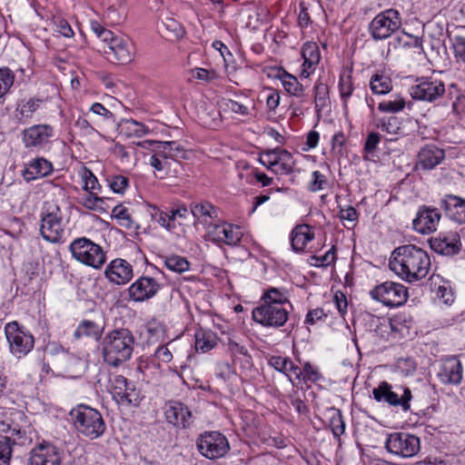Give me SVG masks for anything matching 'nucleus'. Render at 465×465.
<instances>
[{"label":"nucleus","instance_id":"obj_1","mask_svg":"<svg viewBox=\"0 0 465 465\" xmlns=\"http://www.w3.org/2000/svg\"><path fill=\"white\" fill-rule=\"evenodd\" d=\"M430 258L426 251L414 245L397 247L391 253L389 266L401 280L415 282L425 278L430 269Z\"/></svg>","mask_w":465,"mask_h":465},{"label":"nucleus","instance_id":"obj_2","mask_svg":"<svg viewBox=\"0 0 465 465\" xmlns=\"http://www.w3.org/2000/svg\"><path fill=\"white\" fill-rule=\"evenodd\" d=\"M135 338L127 328L114 329L103 339V357L106 363L118 367L127 361L134 351Z\"/></svg>","mask_w":465,"mask_h":465},{"label":"nucleus","instance_id":"obj_3","mask_svg":"<svg viewBox=\"0 0 465 465\" xmlns=\"http://www.w3.org/2000/svg\"><path fill=\"white\" fill-rule=\"evenodd\" d=\"M73 424L78 433L95 440L105 431V421L99 411L90 406L80 404L70 411Z\"/></svg>","mask_w":465,"mask_h":465},{"label":"nucleus","instance_id":"obj_4","mask_svg":"<svg viewBox=\"0 0 465 465\" xmlns=\"http://www.w3.org/2000/svg\"><path fill=\"white\" fill-rule=\"evenodd\" d=\"M69 251L76 261L94 269H100L106 262L103 247L86 237L74 239L69 245Z\"/></svg>","mask_w":465,"mask_h":465},{"label":"nucleus","instance_id":"obj_5","mask_svg":"<svg viewBox=\"0 0 465 465\" xmlns=\"http://www.w3.org/2000/svg\"><path fill=\"white\" fill-rule=\"evenodd\" d=\"M41 236L51 243H62L64 232L63 214L59 206H50L41 214Z\"/></svg>","mask_w":465,"mask_h":465},{"label":"nucleus","instance_id":"obj_6","mask_svg":"<svg viewBox=\"0 0 465 465\" xmlns=\"http://www.w3.org/2000/svg\"><path fill=\"white\" fill-rule=\"evenodd\" d=\"M196 447L198 451L209 460L222 458L230 450L227 438L216 430L201 433L196 440Z\"/></svg>","mask_w":465,"mask_h":465},{"label":"nucleus","instance_id":"obj_7","mask_svg":"<svg viewBox=\"0 0 465 465\" xmlns=\"http://www.w3.org/2000/svg\"><path fill=\"white\" fill-rule=\"evenodd\" d=\"M401 26L400 13L395 9H387L379 13L369 25V33L375 41L390 37Z\"/></svg>","mask_w":465,"mask_h":465},{"label":"nucleus","instance_id":"obj_8","mask_svg":"<svg viewBox=\"0 0 465 465\" xmlns=\"http://www.w3.org/2000/svg\"><path fill=\"white\" fill-rule=\"evenodd\" d=\"M371 297L387 307H399L403 305L408 298V288L394 282H385L375 286L370 292Z\"/></svg>","mask_w":465,"mask_h":465},{"label":"nucleus","instance_id":"obj_9","mask_svg":"<svg viewBox=\"0 0 465 465\" xmlns=\"http://www.w3.org/2000/svg\"><path fill=\"white\" fill-rule=\"evenodd\" d=\"M5 333L12 354L20 358L27 355L33 350L35 346L34 336L16 321L5 324Z\"/></svg>","mask_w":465,"mask_h":465},{"label":"nucleus","instance_id":"obj_10","mask_svg":"<svg viewBox=\"0 0 465 465\" xmlns=\"http://www.w3.org/2000/svg\"><path fill=\"white\" fill-rule=\"evenodd\" d=\"M386 450L402 458L414 457L420 450V438L407 432H393L388 435Z\"/></svg>","mask_w":465,"mask_h":465},{"label":"nucleus","instance_id":"obj_11","mask_svg":"<svg viewBox=\"0 0 465 465\" xmlns=\"http://www.w3.org/2000/svg\"><path fill=\"white\" fill-rule=\"evenodd\" d=\"M446 92L445 84L441 80L432 77H420L411 87L410 94L414 100L435 103L442 98Z\"/></svg>","mask_w":465,"mask_h":465},{"label":"nucleus","instance_id":"obj_12","mask_svg":"<svg viewBox=\"0 0 465 465\" xmlns=\"http://www.w3.org/2000/svg\"><path fill=\"white\" fill-rule=\"evenodd\" d=\"M260 163L275 174H291L295 171V160L285 149L277 148L264 153Z\"/></svg>","mask_w":465,"mask_h":465},{"label":"nucleus","instance_id":"obj_13","mask_svg":"<svg viewBox=\"0 0 465 465\" xmlns=\"http://www.w3.org/2000/svg\"><path fill=\"white\" fill-rule=\"evenodd\" d=\"M255 322L264 327L279 328L283 326L289 318L288 308L261 302L252 312Z\"/></svg>","mask_w":465,"mask_h":465},{"label":"nucleus","instance_id":"obj_14","mask_svg":"<svg viewBox=\"0 0 465 465\" xmlns=\"http://www.w3.org/2000/svg\"><path fill=\"white\" fill-rule=\"evenodd\" d=\"M103 52L108 61L115 64H127L135 56V46L131 39L119 35L111 45H103Z\"/></svg>","mask_w":465,"mask_h":465},{"label":"nucleus","instance_id":"obj_15","mask_svg":"<svg viewBox=\"0 0 465 465\" xmlns=\"http://www.w3.org/2000/svg\"><path fill=\"white\" fill-rule=\"evenodd\" d=\"M373 399L378 402H386L390 406H400L403 411L411 410L412 393L409 387H403V393L399 397L398 393L392 391V386L387 381H381L372 390Z\"/></svg>","mask_w":465,"mask_h":465},{"label":"nucleus","instance_id":"obj_16","mask_svg":"<svg viewBox=\"0 0 465 465\" xmlns=\"http://www.w3.org/2000/svg\"><path fill=\"white\" fill-rule=\"evenodd\" d=\"M208 239L217 244L237 246L242 238L241 228L226 222L210 223L207 227Z\"/></svg>","mask_w":465,"mask_h":465},{"label":"nucleus","instance_id":"obj_17","mask_svg":"<svg viewBox=\"0 0 465 465\" xmlns=\"http://www.w3.org/2000/svg\"><path fill=\"white\" fill-rule=\"evenodd\" d=\"M111 393L117 404L123 406H138L142 400L140 391L123 375L114 376Z\"/></svg>","mask_w":465,"mask_h":465},{"label":"nucleus","instance_id":"obj_18","mask_svg":"<svg viewBox=\"0 0 465 465\" xmlns=\"http://www.w3.org/2000/svg\"><path fill=\"white\" fill-rule=\"evenodd\" d=\"M163 409L166 422L178 430H186L193 423L192 411L182 401H169Z\"/></svg>","mask_w":465,"mask_h":465},{"label":"nucleus","instance_id":"obj_19","mask_svg":"<svg viewBox=\"0 0 465 465\" xmlns=\"http://www.w3.org/2000/svg\"><path fill=\"white\" fill-rule=\"evenodd\" d=\"M161 287L153 277L141 276L129 287V297L134 302H144L154 297Z\"/></svg>","mask_w":465,"mask_h":465},{"label":"nucleus","instance_id":"obj_20","mask_svg":"<svg viewBox=\"0 0 465 465\" xmlns=\"http://www.w3.org/2000/svg\"><path fill=\"white\" fill-rule=\"evenodd\" d=\"M54 135L49 124H35L22 132V140L26 148L40 149L45 146Z\"/></svg>","mask_w":465,"mask_h":465},{"label":"nucleus","instance_id":"obj_21","mask_svg":"<svg viewBox=\"0 0 465 465\" xmlns=\"http://www.w3.org/2000/svg\"><path fill=\"white\" fill-rule=\"evenodd\" d=\"M429 242L434 252L447 256L459 253L462 246L460 236L457 232L440 233L437 237H432Z\"/></svg>","mask_w":465,"mask_h":465},{"label":"nucleus","instance_id":"obj_22","mask_svg":"<svg viewBox=\"0 0 465 465\" xmlns=\"http://www.w3.org/2000/svg\"><path fill=\"white\" fill-rule=\"evenodd\" d=\"M441 214L437 208L422 206L413 220V228L422 233H430L436 230Z\"/></svg>","mask_w":465,"mask_h":465},{"label":"nucleus","instance_id":"obj_23","mask_svg":"<svg viewBox=\"0 0 465 465\" xmlns=\"http://www.w3.org/2000/svg\"><path fill=\"white\" fill-rule=\"evenodd\" d=\"M29 465H61V456L54 445L39 444L30 452Z\"/></svg>","mask_w":465,"mask_h":465},{"label":"nucleus","instance_id":"obj_24","mask_svg":"<svg viewBox=\"0 0 465 465\" xmlns=\"http://www.w3.org/2000/svg\"><path fill=\"white\" fill-rule=\"evenodd\" d=\"M153 154L150 158V164L156 171L164 175L176 176L182 170L181 162L171 161L166 155V152L158 146H153Z\"/></svg>","mask_w":465,"mask_h":465},{"label":"nucleus","instance_id":"obj_25","mask_svg":"<svg viewBox=\"0 0 465 465\" xmlns=\"http://www.w3.org/2000/svg\"><path fill=\"white\" fill-rule=\"evenodd\" d=\"M445 215L450 220L465 224V199L454 194H446L440 203Z\"/></svg>","mask_w":465,"mask_h":465},{"label":"nucleus","instance_id":"obj_26","mask_svg":"<svg viewBox=\"0 0 465 465\" xmlns=\"http://www.w3.org/2000/svg\"><path fill=\"white\" fill-rule=\"evenodd\" d=\"M416 169L431 170L445 159V151L434 144H427L418 153Z\"/></svg>","mask_w":465,"mask_h":465},{"label":"nucleus","instance_id":"obj_27","mask_svg":"<svg viewBox=\"0 0 465 465\" xmlns=\"http://www.w3.org/2000/svg\"><path fill=\"white\" fill-rule=\"evenodd\" d=\"M104 273L110 282L125 284L133 277V266L124 259H115L109 263Z\"/></svg>","mask_w":465,"mask_h":465},{"label":"nucleus","instance_id":"obj_28","mask_svg":"<svg viewBox=\"0 0 465 465\" xmlns=\"http://www.w3.org/2000/svg\"><path fill=\"white\" fill-rule=\"evenodd\" d=\"M190 209L195 222L209 226L210 223H213L212 221L219 220V209L208 201L192 203Z\"/></svg>","mask_w":465,"mask_h":465},{"label":"nucleus","instance_id":"obj_29","mask_svg":"<svg viewBox=\"0 0 465 465\" xmlns=\"http://www.w3.org/2000/svg\"><path fill=\"white\" fill-rule=\"evenodd\" d=\"M53 171L54 167L50 161L43 157H38L26 164L25 170L22 172V176L29 183L39 177L48 176Z\"/></svg>","mask_w":465,"mask_h":465},{"label":"nucleus","instance_id":"obj_30","mask_svg":"<svg viewBox=\"0 0 465 465\" xmlns=\"http://www.w3.org/2000/svg\"><path fill=\"white\" fill-rule=\"evenodd\" d=\"M104 327L99 320L84 319L81 321L74 332L75 339L90 338L99 341L103 335Z\"/></svg>","mask_w":465,"mask_h":465},{"label":"nucleus","instance_id":"obj_31","mask_svg":"<svg viewBox=\"0 0 465 465\" xmlns=\"http://www.w3.org/2000/svg\"><path fill=\"white\" fill-rule=\"evenodd\" d=\"M273 76L282 81L284 90L291 95L301 97L303 95L304 87L298 79L286 72L282 67H275L272 69Z\"/></svg>","mask_w":465,"mask_h":465},{"label":"nucleus","instance_id":"obj_32","mask_svg":"<svg viewBox=\"0 0 465 465\" xmlns=\"http://www.w3.org/2000/svg\"><path fill=\"white\" fill-rule=\"evenodd\" d=\"M0 433L5 434L2 439L12 446L24 445L27 440L25 430H22L18 424L9 423L6 420L0 421Z\"/></svg>","mask_w":465,"mask_h":465},{"label":"nucleus","instance_id":"obj_33","mask_svg":"<svg viewBox=\"0 0 465 465\" xmlns=\"http://www.w3.org/2000/svg\"><path fill=\"white\" fill-rule=\"evenodd\" d=\"M314 238L312 228L308 224L297 225L292 232L291 244L295 252L303 251L307 242Z\"/></svg>","mask_w":465,"mask_h":465},{"label":"nucleus","instance_id":"obj_34","mask_svg":"<svg viewBox=\"0 0 465 465\" xmlns=\"http://www.w3.org/2000/svg\"><path fill=\"white\" fill-rule=\"evenodd\" d=\"M143 143H149L153 146H158L166 152L170 160L180 162L181 159H187V153L177 142H161V141H144Z\"/></svg>","mask_w":465,"mask_h":465},{"label":"nucleus","instance_id":"obj_35","mask_svg":"<svg viewBox=\"0 0 465 465\" xmlns=\"http://www.w3.org/2000/svg\"><path fill=\"white\" fill-rule=\"evenodd\" d=\"M218 341H221L222 340L211 330L200 329L195 332V348L203 352L213 349L217 345Z\"/></svg>","mask_w":465,"mask_h":465},{"label":"nucleus","instance_id":"obj_36","mask_svg":"<svg viewBox=\"0 0 465 465\" xmlns=\"http://www.w3.org/2000/svg\"><path fill=\"white\" fill-rule=\"evenodd\" d=\"M261 302L288 309L292 308V304L286 294L275 287H270L264 291L261 298Z\"/></svg>","mask_w":465,"mask_h":465},{"label":"nucleus","instance_id":"obj_37","mask_svg":"<svg viewBox=\"0 0 465 465\" xmlns=\"http://www.w3.org/2000/svg\"><path fill=\"white\" fill-rule=\"evenodd\" d=\"M339 92L343 105L346 106L349 98L352 95L354 85L352 81V69H343L339 78Z\"/></svg>","mask_w":465,"mask_h":465},{"label":"nucleus","instance_id":"obj_38","mask_svg":"<svg viewBox=\"0 0 465 465\" xmlns=\"http://www.w3.org/2000/svg\"><path fill=\"white\" fill-rule=\"evenodd\" d=\"M447 383L458 384L462 379V365L458 360L450 361L443 368L440 374Z\"/></svg>","mask_w":465,"mask_h":465},{"label":"nucleus","instance_id":"obj_39","mask_svg":"<svg viewBox=\"0 0 465 465\" xmlns=\"http://www.w3.org/2000/svg\"><path fill=\"white\" fill-rule=\"evenodd\" d=\"M162 24L163 35L171 41L182 38L185 33L183 25L174 18L166 17Z\"/></svg>","mask_w":465,"mask_h":465},{"label":"nucleus","instance_id":"obj_40","mask_svg":"<svg viewBox=\"0 0 465 465\" xmlns=\"http://www.w3.org/2000/svg\"><path fill=\"white\" fill-rule=\"evenodd\" d=\"M44 102L41 98L32 97L27 101H21L16 108L17 116L19 120L32 118L34 113H35Z\"/></svg>","mask_w":465,"mask_h":465},{"label":"nucleus","instance_id":"obj_41","mask_svg":"<svg viewBox=\"0 0 465 465\" xmlns=\"http://www.w3.org/2000/svg\"><path fill=\"white\" fill-rule=\"evenodd\" d=\"M79 174L84 183L83 189L85 192L89 193L90 194L99 193L101 192L102 187L99 184L96 176L89 168L83 166L79 171Z\"/></svg>","mask_w":465,"mask_h":465},{"label":"nucleus","instance_id":"obj_42","mask_svg":"<svg viewBox=\"0 0 465 465\" xmlns=\"http://www.w3.org/2000/svg\"><path fill=\"white\" fill-rule=\"evenodd\" d=\"M329 426L333 437L337 439L338 441H341V436L345 432V421L339 409L332 408L330 410Z\"/></svg>","mask_w":465,"mask_h":465},{"label":"nucleus","instance_id":"obj_43","mask_svg":"<svg viewBox=\"0 0 465 465\" xmlns=\"http://www.w3.org/2000/svg\"><path fill=\"white\" fill-rule=\"evenodd\" d=\"M370 87L373 94H385L392 88L391 80L383 74H375L371 78Z\"/></svg>","mask_w":465,"mask_h":465},{"label":"nucleus","instance_id":"obj_44","mask_svg":"<svg viewBox=\"0 0 465 465\" xmlns=\"http://www.w3.org/2000/svg\"><path fill=\"white\" fill-rule=\"evenodd\" d=\"M314 92L315 108L316 111L319 112L327 104L329 100V87L326 84L317 81L314 86Z\"/></svg>","mask_w":465,"mask_h":465},{"label":"nucleus","instance_id":"obj_45","mask_svg":"<svg viewBox=\"0 0 465 465\" xmlns=\"http://www.w3.org/2000/svg\"><path fill=\"white\" fill-rule=\"evenodd\" d=\"M165 266L175 272L182 273L189 270L190 262L185 257L171 255L165 258Z\"/></svg>","mask_w":465,"mask_h":465},{"label":"nucleus","instance_id":"obj_46","mask_svg":"<svg viewBox=\"0 0 465 465\" xmlns=\"http://www.w3.org/2000/svg\"><path fill=\"white\" fill-rule=\"evenodd\" d=\"M149 207L151 209L150 214L152 218L155 220L160 225L165 227L169 231L175 229L176 224L171 222L170 212L165 213L155 205H150Z\"/></svg>","mask_w":465,"mask_h":465},{"label":"nucleus","instance_id":"obj_47","mask_svg":"<svg viewBox=\"0 0 465 465\" xmlns=\"http://www.w3.org/2000/svg\"><path fill=\"white\" fill-rule=\"evenodd\" d=\"M376 126L381 131L391 134H397L401 129V122L396 116L382 117L379 120V123L376 124Z\"/></svg>","mask_w":465,"mask_h":465},{"label":"nucleus","instance_id":"obj_48","mask_svg":"<svg viewBox=\"0 0 465 465\" xmlns=\"http://www.w3.org/2000/svg\"><path fill=\"white\" fill-rule=\"evenodd\" d=\"M221 342L227 345L229 351L232 353V356L233 357V361H235V358L239 355L246 357L247 361H249L252 359L250 354L248 353V349L244 345H242L235 339L227 336L226 341H221Z\"/></svg>","mask_w":465,"mask_h":465},{"label":"nucleus","instance_id":"obj_49","mask_svg":"<svg viewBox=\"0 0 465 465\" xmlns=\"http://www.w3.org/2000/svg\"><path fill=\"white\" fill-rule=\"evenodd\" d=\"M15 82V74L8 67L0 68V98L12 87Z\"/></svg>","mask_w":465,"mask_h":465},{"label":"nucleus","instance_id":"obj_50","mask_svg":"<svg viewBox=\"0 0 465 465\" xmlns=\"http://www.w3.org/2000/svg\"><path fill=\"white\" fill-rule=\"evenodd\" d=\"M405 107V100L402 97H398L395 100H389L381 102L378 109L383 113H398L402 111Z\"/></svg>","mask_w":465,"mask_h":465},{"label":"nucleus","instance_id":"obj_51","mask_svg":"<svg viewBox=\"0 0 465 465\" xmlns=\"http://www.w3.org/2000/svg\"><path fill=\"white\" fill-rule=\"evenodd\" d=\"M107 181L110 188L116 193H123L129 184V179L124 175H113Z\"/></svg>","mask_w":465,"mask_h":465},{"label":"nucleus","instance_id":"obj_52","mask_svg":"<svg viewBox=\"0 0 465 465\" xmlns=\"http://www.w3.org/2000/svg\"><path fill=\"white\" fill-rule=\"evenodd\" d=\"M302 56L303 59L321 60V52L315 42H306L302 48Z\"/></svg>","mask_w":465,"mask_h":465},{"label":"nucleus","instance_id":"obj_53","mask_svg":"<svg viewBox=\"0 0 465 465\" xmlns=\"http://www.w3.org/2000/svg\"><path fill=\"white\" fill-rule=\"evenodd\" d=\"M381 141V134L378 132H371L365 139L363 151L366 153L373 154L377 151L378 144Z\"/></svg>","mask_w":465,"mask_h":465},{"label":"nucleus","instance_id":"obj_54","mask_svg":"<svg viewBox=\"0 0 465 465\" xmlns=\"http://www.w3.org/2000/svg\"><path fill=\"white\" fill-rule=\"evenodd\" d=\"M314 262L312 263L314 266H322L326 267L331 265L335 262L336 256H335V246H332L324 255L318 256V255H312L311 257Z\"/></svg>","mask_w":465,"mask_h":465},{"label":"nucleus","instance_id":"obj_55","mask_svg":"<svg viewBox=\"0 0 465 465\" xmlns=\"http://www.w3.org/2000/svg\"><path fill=\"white\" fill-rule=\"evenodd\" d=\"M191 211L189 212L185 205H182L176 209H172L170 211L171 222L174 224L177 222L179 225H184Z\"/></svg>","mask_w":465,"mask_h":465},{"label":"nucleus","instance_id":"obj_56","mask_svg":"<svg viewBox=\"0 0 465 465\" xmlns=\"http://www.w3.org/2000/svg\"><path fill=\"white\" fill-rule=\"evenodd\" d=\"M291 361L288 357L273 355L269 359V365L274 368L277 371L287 375V368Z\"/></svg>","mask_w":465,"mask_h":465},{"label":"nucleus","instance_id":"obj_57","mask_svg":"<svg viewBox=\"0 0 465 465\" xmlns=\"http://www.w3.org/2000/svg\"><path fill=\"white\" fill-rule=\"evenodd\" d=\"M312 179L308 186V189L311 192H317L322 190L328 183L326 177L323 174H322L319 171L312 172Z\"/></svg>","mask_w":465,"mask_h":465},{"label":"nucleus","instance_id":"obj_58","mask_svg":"<svg viewBox=\"0 0 465 465\" xmlns=\"http://www.w3.org/2000/svg\"><path fill=\"white\" fill-rule=\"evenodd\" d=\"M193 76L198 80L210 83L219 77L215 70H207L204 68H195L192 70Z\"/></svg>","mask_w":465,"mask_h":465},{"label":"nucleus","instance_id":"obj_59","mask_svg":"<svg viewBox=\"0 0 465 465\" xmlns=\"http://www.w3.org/2000/svg\"><path fill=\"white\" fill-rule=\"evenodd\" d=\"M13 453V446L6 440L0 439V465H9Z\"/></svg>","mask_w":465,"mask_h":465},{"label":"nucleus","instance_id":"obj_60","mask_svg":"<svg viewBox=\"0 0 465 465\" xmlns=\"http://www.w3.org/2000/svg\"><path fill=\"white\" fill-rule=\"evenodd\" d=\"M403 47H412L418 54L423 53L422 40L410 34H403Z\"/></svg>","mask_w":465,"mask_h":465},{"label":"nucleus","instance_id":"obj_61","mask_svg":"<svg viewBox=\"0 0 465 465\" xmlns=\"http://www.w3.org/2000/svg\"><path fill=\"white\" fill-rule=\"evenodd\" d=\"M320 372L312 367L310 362H306L302 369V380L304 382H316L320 380Z\"/></svg>","mask_w":465,"mask_h":465},{"label":"nucleus","instance_id":"obj_62","mask_svg":"<svg viewBox=\"0 0 465 465\" xmlns=\"http://www.w3.org/2000/svg\"><path fill=\"white\" fill-rule=\"evenodd\" d=\"M454 56L458 61L465 63V37L457 36L453 43Z\"/></svg>","mask_w":465,"mask_h":465},{"label":"nucleus","instance_id":"obj_63","mask_svg":"<svg viewBox=\"0 0 465 465\" xmlns=\"http://www.w3.org/2000/svg\"><path fill=\"white\" fill-rule=\"evenodd\" d=\"M112 216L117 220L125 221L126 223H124V225L130 227V224L132 223L131 215L127 208L124 207V205L119 204L115 206L113 209Z\"/></svg>","mask_w":465,"mask_h":465},{"label":"nucleus","instance_id":"obj_64","mask_svg":"<svg viewBox=\"0 0 465 465\" xmlns=\"http://www.w3.org/2000/svg\"><path fill=\"white\" fill-rule=\"evenodd\" d=\"M124 124H125L127 129L136 136H141L148 132V128L143 124L133 119L125 120Z\"/></svg>","mask_w":465,"mask_h":465}]
</instances>
